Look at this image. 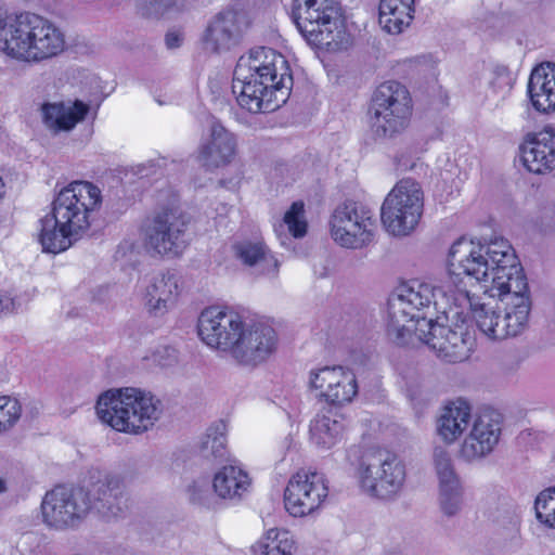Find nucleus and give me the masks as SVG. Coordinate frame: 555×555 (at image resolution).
Segmentation results:
<instances>
[{"instance_id": "nucleus-6", "label": "nucleus", "mask_w": 555, "mask_h": 555, "mask_svg": "<svg viewBox=\"0 0 555 555\" xmlns=\"http://www.w3.org/2000/svg\"><path fill=\"white\" fill-rule=\"evenodd\" d=\"M292 16L310 46L336 52L351 44L336 0H293Z\"/></svg>"}, {"instance_id": "nucleus-31", "label": "nucleus", "mask_w": 555, "mask_h": 555, "mask_svg": "<svg viewBox=\"0 0 555 555\" xmlns=\"http://www.w3.org/2000/svg\"><path fill=\"white\" fill-rule=\"evenodd\" d=\"M224 429L225 426L222 423L210 426L199 438L196 451L202 460L210 464L227 460L228 449Z\"/></svg>"}, {"instance_id": "nucleus-10", "label": "nucleus", "mask_w": 555, "mask_h": 555, "mask_svg": "<svg viewBox=\"0 0 555 555\" xmlns=\"http://www.w3.org/2000/svg\"><path fill=\"white\" fill-rule=\"evenodd\" d=\"M141 233L146 250L163 257H178L189 245L188 221L177 207H163L147 217Z\"/></svg>"}, {"instance_id": "nucleus-35", "label": "nucleus", "mask_w": 555, "mask_h": 555, "mask_svg": "<svg viewBox=\"0 0 555 555\" xmlns=\"http://www.w3.org/2000/svg\"><path fill=\"white\" fill-rule=\"evenodd\" d=\"M537 519L547 528L555 529V487L540 492L534 503Z\"/></svg>"}, {"instance_id": "nucleus-30", "label": "nucleus", "mask_w": 555, "mask_h": 555, "mask_svg": "<svg viewBox=\"0 0 555 555\" xmlns=\"http://www.w3.org/2000/svg\"><path fill=\"white\" fill-rule=\"evenodd\" d=\"M414 0H380L378 21L389 34H400L414 17Z\"/></svg>"}, {"instance_id": "nucleus-46", "label": "nucleus", "mask_w": 555, "mask_h": 555, "mask_svg": "<svg viewBox=\"0 0 555 555\" xmlns=\"http://www.w3.org/2000/svg\"><path fill=\"white\" fill-rule=\"evenodd\" d=\"M7 480L0 477V494L7 492Z\"/></svg>"}, {"instance_id": "nucleus-38", "label": "nucleus", "mask_w": 555, "mask_h": 555, "mask_svg": "<svg viewBox=\"0 0 555 555\" xmlns=\"http://www.w3.org/2000/svg\"><path fill=\"white\" fill-rule=\"evenodd\" d=\"M22 406L17 399L0 397V433L12 428L20 420Z\"/></svg>"}, {"instance_id": "nucleus-16", "label": "nucleus", "mask_w": 555, "mask_h": 555, "mask_svg": "<svg viewBox=\"0 0 555 555\" xmlns=\"http://www.w3.org/2000/svg\"><path fill=\"white\" fill-rule=\"evenodd\" d=\"M327 495L324 475L302 469L288 480L284 491L285 508L292 516L302 517L319 508Z\"/></svg>"}, {"instance_id": "nucleus-11", "label": "nucleus", "mask_w": 555, "mask_h": 555, "mask_svg": "<svg viewBox=\"0 0 555 555\" xmlns=\"http://www.w3.org/2000/svg\"><path fill=\"white\" fill-rule=\"evenodd\" d=\"M424 207V193L420 183L411 178L397 182L386 196L380 219L388 233L409 235L420 222Z\"/></svg>"}, {"instance_id": "nucleus-45", "label": "nucleus", "mask_w": 555, "mask_h": 555, "mask_svg": "<svg viewBox=\"0 0 555 555\" xmlns=\"http://www.w3.org/2000/svg\"><path fill=\"white\" fill-rule=\"evenodd\" d=\"M133 247H134L133 243H131L129 241H124L122 243L119 244L117 254H120L121 251H125L128 249H132Z\"/></svg>"}, {"instance_id": "nucleus-36", "label": "nucleus", "mask_w": 555, "mask_h": 555, "mask_svg": "<svg viewBox=\"0 0 555 555\" xmlns=\"http://www.w3.org/2000/svg\"><path fill=\"white\" fill-rule=\"evenodd\" d=\"M433 464L439 483L460 480L450 452L443 447H436L433 453Z\"/></svg>"}, {"instance_id": "nucleus-1", "label": "nucleus", "mask_w": 555, "mask_h": 555, "mask_svg": "<svg viewBox=\"0 0 555 555\" xmlns=\"http://www.w3.org/2000/svg\"><path fill=\"white\" fill-rule=\"evenodd\" d=\"M442 286L413 281L403 284L388 299V337L398 346L421 341L434 350L438 358L449 363L466 360L473 340L464 322L455 328L443 322L460 318L459 301Z\"/></svg>"}, {"instance_id": "nucleus-26", "label": "nucleus", "mask_w": 555, "mask_h": 555, "mask_svg": "<svg viewBox=\"0 0 555 555\" xmlns=\"http://www.w3.org/2000/svg\"><path fill=\"white\" fill-rule=\"evenodd\" d=\"M528 94L538 112H555V64H541L532 70L528 81Z\"/></svg>"}, {"instance_id": "nucleus-7", "label": "nucleus", "mask_w": 555, "mask_h": 555, "mask_svg": "<svg viewBox=\"0 0 555 555\" xmlns=\"http://www.w3.org/2000/svg\"><path fill=\"white\" fill-rule=\"evenodd\" d=\"M159 401L138 388L111 389L102 393L96 402L99 418L112 428L141 434L149 430L158 420Z\"/></svg>"}, {"instance_id": "nucleus-13", "label": "nucleus", "mask_w": 555, "mask_h": 555, "mask_svg": "<svg viewBox=\"0 0 555 555\" xmlns=\"http://www.w3.org/2000/svg\"><path fill=\"white\" fill-rule=\"evenodd\" d=\"M90 512L88 494L83 488L56 487L48 491L41 502L43 522L51 528H75Z\"/></svg>"}, {"instance_id": "nucleus-39", "label": "nucleus", "mask_w": 555, "mask_h": 555, "mask_svg": "<svg viewBox=\"0 0 555 555\" xmlns=\"http://www.w3.org/2000/svg\"><path fill=\"white\" fill-rule=\"evenodd\" d=\"M188 494L191 502L205 504L209 495V488L206 482L194 481L188 487Z\"/></svg>"}, {"instance_id": "nucleus-40", "label": "nucleus", "mask_w": 555, "mask_h": 555, "mask_svg": "<svg viewBox=\"0 0 555 555\" xmlns=\"http://www.w3.org/2000/svg\"><path fill=\"white\" fill-rule=\"evenodd\" d=\"M20 307V302L8 291H0V318L14 313Z\"/></svg>"}, {"instance_id": "nucleus-37", "label": "nucleus", "mask_w": 555, "mask_h": 555, "mask_svg": "<svg viewBox=\"0 0 555 555\" xmlns=\"http://www.w3.org/2000/svg\"><path fill=\"white\" fill-rule=\"evenodd\" d=\"M305 208L302 202H294L285 212L283 223L287 225L294 237H302L307 232V222L304 219Z\"/></svg>"}, {"instance_id": "nucleus-44", "label": "nucleus", "mask_w": 555, "mask_h": 555, "mask_svg": "<svg viewBox=\"0 0 555 555\" xmlns=\"http://www.w3.org/2000/svg\"><path fill=\"white\" fill-rule=\"evenodd\" d=\"M165 42L168 49L179 48L182 43V36L177 31H170L166 35Z\"/></svg>"}, {"instance_id": "nucleus-42", "label": "nucleus", "mask_w": 555, "mask_h": 555, "mask_svg": "<svg viewBox=\"0 0 555 555\" xmlns=\"http://www.w3.org/2000/svg\"><path fill=\"white\" fill-rule=\"evenodd\" d=\"M186 0H154L155 12L163 13L169 9L182 10L185 8Z\"/></svg>"}, {"instance_id": "nucleus-4", "label": "nucleus", "mask_w": 555, "mask_h": 555, "mask_svg": "<svg viewBox=\"0 0 555 555\" xmlns=\"http://www.w3.org/2000/svg\"><path fill=\"white\" fill-rule=\"evenodd\" d=\"M98 186L74 181L62 189L49 214L39 220V243L43 251L57 254L68 249L90 228V215L101 205Z\"/></svg>"}, {"instance_id": "nucleus-33", "label": "nucleus", "mask_w": 555, "mask_h": 555, "mask_svg": "<svg viewBox=\"0 0 555 555\" xmlns=\"http://www.w3.org/2000/svg\"><path fill=\"white\" fill-rule=\"evenodd\" d=\"M263 555H294L296 543L287 530L270 529L261 542Z\"/></svg>"}, {"instance_id": "nucleus-5", "label": "nucleus", "mask_w": 555, "mask_h": 555, "mask_svg": "<svg viewBox=\"0 0 555 555\" xmlns=\"http://www.w3.org/2000/svg\"><path fill=\"white\" fill-rule=\"evenodd\" d=\"M65 38L52 22L34 13L4 17L0 10V51L27 63H39L64 51Z\"/></svg>"}, {"instance_id": "nucleus-28", "label": "nucleus", "mask_w": 555, "mask_h": 555, "mask_svg": "<svg viewBox=\"0 0 555 555\" xmlns=\"http://www.w3.org/2000/svg\"><path fill=\"white\" fill-rule=\"evenodd\" d=\"M88 112L89 105L79 100L70 104L48 103L42 106L44 124L55 132L72 130Z\"/></svg>"}, {"instance_id": "nucleus-47", "label": "nucleus", "mask_w": 555, "mask_h": 555, "mask_svg": "<svg viewBox=\"0 0 555 555\" xmlns=\"http://www.w3.org/2000/svg\"><path fill=\"white\" fill-rule=\"evenodd\" d=\"M156 102H157L159 105H164V104H168V103H170V101H165V100H162V99H158V98H156Z\"/></svg>"}, {"instance_id": "nucleus-2", "label": "nucleus", "mask_w": 555, "mask_h": 555, "mask_svg": "<svg viewBox=\"0 0 555 555\" xmlns=\"http://www.w3.org/2000/svg\"><path fill=\"white\" fill-rule=\"evenodd\" d=\"M452 276L464 274L478 282L490 297L504 304L505 333L520 335L529 323L531 299L527 278L507 240L494 237L475 243L460 238L453 243L448 256Z\"/></svg>"}, {"instance_id": "nucleus-21", "label": "nucleus", "mask_w": 555, "mask_h": 555, "mask_svg": "<svg viewBox=\"0 0 555 555\" xmlns=\"http://www.w3.org/2000/svg\"><path fill=\"white\" fill-rule=\"evenodd\" d=\"M450 282L456 288L455 301H459V306L468 308L472 311L473 318L478 328L489 338L492 339H505L511 337L508 331L505 328L506 319L505 314L496 311L493 307L488 304L479 302V299L464 288L461 287L460 276L451 274L449 271Z\"/></svg>"}, {"instance_id": "nucleus-27", "label": "nucleus", "mask_w": 555, "mask_h": 555, "mask_svg": "<svg viewBox=\"0 0 555 555\" xmlns=\"http://www.w3.org/2000/svg\"><path fill=\"white\" fill-rule=\"evenodd\" d=\"M251 479L246 470L237 464L223 465L214 476L212 488L223 500L241 501L249 491Z\"/></svg>"}, {"instance_id": "nucleus-22", "label": "nucleus", "mask_w": 555, "mask_h": 555, "mask_svg": "<svg viewBox=\"0 0 555 555\" xmlns=\"http://www.w3.org/2000/svg\"><path fill=\"white\" fill-rule=\"evenodd\" d=\"M88 494L90 511L94 509L104 518H115L125 513L128 507V494L124 481L114 475H107L103 479L85 489Z\"/></svg>"}, {"instance_id": "nucleus-14", "label": "nucleus", "mask_w": 555, "mask_h": 555, "mask_svg": "<svg viewBox=\"0 0 555 555\" xmlns=\"http://www.w3.org/2000/svg\"><path fill=\"white\" fill-rule=\"evenodd\" d=\"M249 23L246 4L238 0L231 2L207 24L202 37L204 48L212 53L231 50L240 43Z\"/></svg>"}, {"instance_id": "nucleus-29", "label": "nucleus", "mask_w": 555, "mask_h": 555, "mask_svg": "<svg viewBox=\"0 0 555 555\" xmlns=\"http://www.w3.org/2000/svg\"><path fill=\"white\" fill-rule=\"evenodd\" d=\"M470 418V408L466 402H451L438 418V435L448 443L454 442L468 427Z\"/></svg>"}, {"instance_id": "nucleus-41", "label": "nucleus", "mask_w": 555, "mask_h": 555, "mask_svg": "<svg viewBox=\"0 0 555 555\" xmlns=\"http://www.w3.org/2000/svg\"><path fill=\"white\" fill-rule=\"evenodd\" d=\"M508 538L511 551H516L521 547L519 522L516 519L511 521V527L508 528Z\"/></svg>"}, {"instance_id": "nucleus-23", "label": "nucleus", "mask_w": 555, "mask_h": 555, "mask_svg": "<svg viewBox=\"0 0 555 555\" xmlns=\"http://www.w3.org/2000/svg\"><path fill=\"white\" fill-rule=\"evenodd\" d=\"M524 166L533 173H544L555 168V132L544 129L527 135L520 145Z\"/></svg>"}, {"instance_id": "nucleus-3", "label": "nucleus", "mask_w": 555, "mask_h": 555, "mask_svg": "<svg viewBox=\"0 0 555 555\" xmlns=\"http://www.w3.org/2000/svg\"><path fill=\"white\" fill-rule=\"evenodd\" d=\"M293 87L287 60L271 48L260 47L242 55L233 73V93L249 113H269L285 103Z\"/></svg>"}, {"instance_id": "nucleus-25", "label": "nucleus", "mask_w": 555, "mask_h": 555, "mask_svg": "<svg viewBox=\"0 0 555 555\" xmlns=\"http://www.w3.org/2000/svg\"><path fill=\"white\" fill-rule=\"evenodd\" d=\"M180 294V276L173 271L154 275L146 287V305L155 315L171 309Z\"/></svg>"}, {"instance_id": "nucleus-20", "label": "nucleus", "mask_w": 555, "mask_h": 555, "mask_svg": "<svg viewBox=\"0 0 555 555\" xmlns=\"http://www.w3.org/2000/svg\"><path fill=\"white\" fill-rule=\"evenodd\" d=\"M236 154V139L223 125L212 118L208 133L198 146V162L206 170H215L229 165Z\"/></svg>"}, {"instance_id": "nucleus-15", "label": "nucleus", "mask_w": 555, "mask_h": 555, "mask_svg": "<svg viewBox=\"0 0 555 555\" xmlns=\"http://www.w3.org/2000/svg\"><path fill=\"white\" fill-rule=\"evenodd\" d=\"M244 324L243 317L237 312L209 307L201 312L197 330L207 346L231 356Z\"/></svg>"}, {"instance_id": "nucleus-8", "label": "nucleus", "mask_w": 555, "mask_h": 555, "mask_svg": "<svg viewBox=\"0 0 555 555\" xmlns=\"http://www.w3.org/2000/svg\"><path fill=\"white\" fill-rule=\"evenodd\" d=\"M356 477L371 496L391 499L402 489L406 472L402 460L386 449H369L360 457Z\"/></svg>"}, {"instance_id": "nucleus-18", "label": "nucleus", "mask_w": 555, "mask_h": 555, "mask_svg": "<svg viewBox=\"0 0 555 555\" xmlns=\"http://www.w3.org/2000/svg\"><path fill=\"white\" fill-rule=\"evenodd\" d=\"M309 386L319 391L321 401L332 406L350 403L358 393L356 374L340 365L311 370Z\"/></svg>"}, {"instance_id": "nucleus-17", "label": "nucleus", "mask_w": 555, "mask_h": 555, "mask_svg": "<svg viewBox=\"0 0 555 555\" xmlns=\"http://www.w3.org/2000/svg\"><path fill=\"white\" fill-rule=\"evenodd\" d=\"M276 347L278 335L271 325L245 322L230 357L240 365L255 367L266 362Z\"/></svg>"}, {"instance_id": "nucleus-12", "label": "nucleus", "mask_w": 555, "mask_h": 555, "mask_svg": "<svg viewBox=\"0 0 555 555\" xmlns=\"http://www.w3.org/2000/svg\"><path fill=\"white\" fill-rule=\"evenodd\" d=\"M372 211L362 203L345 202L337 206L330 220L331 236L339 246L358 249L373 240Z\"/></svg>"}, {"instance_id": "nucleus-9", "label": "nucleus", "mask_w": 555, "mask_h": 555, "mask_svg": "<svg viewBox=\"0 0 555 555\" xmlns=\"http://www.w3.org/2000/svg\"><path fill=\"white\" fill-rule=\"evenodd\" d=\"M411 99L406 88L398 81H386L375 90L370 107L374 134L390 139L401 133L409 124Z\"/></svg>"}, {"instance_id": "nucleus-48", "label": "nucleus", "mask_w": 555, "mask_h": 555, "mask_svg": "<svg viewBox=\"0 0 555 555\" xmlns=\"http://www.w3.org/2000/svg\"><path fill=\"white\" fill-rule=\"evenodd\" d=\"M284 224H280L279 228H275V232L278 233V235H280V229H283Z\"/></svg>"}, {"instance_id": "nucleus-32", "label": "nucleus", "mask_w": 555, "mask_h": 555, "mask_svg": "<svg viewBox=\"0 0 555 555\" xmlns=\"http://www.w3.org/2000/svg\"><path fill=\"white\" fill-rule=\"evenodd\" d=\"M344 428L341 421L318 415L310 423V440L318 449L330 450L340 441Z\"/></svg>"}, {"instance_id": "nucleus-24", "label": "nucleus", "mask_w": 555, "mask_h": 555, "mask_svg": "<svg viewBox=\"0 0 555 555\" xmlns=\"http://www.w3.org/2000/svg\"><path fill=\"white\" fill-rule=\"evenodd\" d=\"M235 258L255 275L274 279L280 263L261 238H244L233 244Z\"/></svg>"}, {"instance_id": "nucleus-43", "label": "nucleus", "mask_w": 555, "mask_h": 555, "mask_svg": "<svg viewBox=\"0 0 555 555\" xmlns=\"http://www.w3.org/2000/svg\"><path fill=\"white\" fill-rule=\"evenodd\" d=\"M541 225L545 229H553L555 227V206L551 205L545 207L541 215Z\"/></svg>"}, {"instance_id": "nucleus-34", "label": "nucleus", "mask_w": 555, "mask_h": 555, "mask_svg": "<svg viewBox=\"0 0 555 555\" xmlns=\"http://www.w3.org/2000/svg\"><path fill=\"white\" fill-rule=\"evenodd\" d=\"M439 502L442 512L453 516L462 507L463 490L460 480L439 483Z\"/></svg>"}, {"instance_id": "nucleus-19", "label": "nucleus", "mask_w": 555, "mask_h": 555, "mask_svg": "<svg viewBox=\"0 0 555 555\" xmlns=\"http://www.w3.org/2000/svg\"><path fill=\"white\" fill-rule=\"evenodd\" d=\"M502 431V416L486 410L474 422L470 434L463 441L460 457L465 462L479 461L493 452Z\"/></svg>"}]
</instances>
